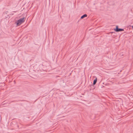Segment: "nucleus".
<instances>
[{
    "instance_id": "39448f33",
    "label": "nucleus",
    "mask_w": 133,
    "mask_h": 133,
    "mask_svg": "<svg viewBox=\"0 0 133 133\" xmlns=\"http://www.w3.org/2000/svg\"><path fill=\"white\" fill-rule=\"evenodd\" d=\"M14 83H15V81H14Z\"/></svg>"
},
{
    "instance_id": "7ed1b4c3",
    "label": "nucleus",
    "mask_w": 133,
    "mask_h": 133,
    "mask_svg": "<svg viewBox=\"0 0 133 133\" xmlns=\"http://www.w3.org/2000/svg\"><path fill=\"white\" fill-rule=\"evenodd\" d=\"M87 14H85L82 16L81 17V19H83L84 17H87Z\"/></svg>"
},
{
    "instance_id": "423d86ee",
    "label": "nucleus",
    "mask_w": 133,
    "mask_h": 133,
    "mask_svg": "<svg viewBox=\"0 0 133 133\" xmlns=\"http://www.w3.org/2000/svg\"><path fill=\"white\" fill-rule=\"evenodd\" d=\"M14 12H16V11H14Z\"/></svg>"
},
{
    "instance_id": "f03ea898",
    "label": "nucleus",
    "mask_w": 133,
    "mask_h": 133,
    "mask_svg": "<svg viewBox=\"0 0 133 133\" xmlns=\"http://www.w3.org/2000/svg\"><path fill=\"white\" fill-rule=\"evenodd\" d=\"M114 30L116 32H119L124 30L123 29L118 28V26H116V28L114 29Z\"/></svg>"
},
{
    "instance_id": "20e7f679",
    "label": "nucleus",
    "mask_w": 133,
    "mask_h": 133,
    "mask_svg": "<svg viewBox=\"0 0 133 133\" xmlns=\"http://www.w3.org/2000/svg\"><path fill=\"white\" fill-rule=\"evenodd\" d=\"M97 78L96 77V78L95 79H94V81L93 83V85H95L96 83V82H97Z\"/></svg>"
},
{
    "instance_id": "f257e3e1",
    "label": "nucleus",
    "mask_w": 133,
    "mask_h": 133,
    "mask_svg": "<svg viewBox=\"0 0 133 133\" xmlns=\"http://www.w3.org/2000/svg\"><path fill=\"white\" fill-rule=\"evenodd\" d=\"M25 18L23 17L18 20L16 22H15V23L16 24L17 26L19 25L24 22H25Z\"/></svg>"
}]
</instances>
